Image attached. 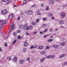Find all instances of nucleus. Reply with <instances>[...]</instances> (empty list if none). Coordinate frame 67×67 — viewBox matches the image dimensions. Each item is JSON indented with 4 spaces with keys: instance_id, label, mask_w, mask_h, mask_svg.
<instances>
[{
    "instance_id": "nucleus-1",
    "label": "nucleus",
    "mask_w": 67,
    "mask_h": 67,
    "mask_svg": "<svg viewBox=\"0 0 67 67\" xmlns=\"http://www.w3.org/2000/svg\"><path fill=\"white\" fill-rule=\"evenodd\" d=\"M14 28H15L14 25L13 24H12L10 28V30L8 32V33H9L10 32H11V31H13V29H14Z\"/></svg>"
},
{
    "instance_id": "nucleus-2",
    "label": "nucleus",
    "mask_w": 67,
    "mask_h": 67,
    "mask_svg": "<svg viewBox=\"0 0 67 67\" xmlns=\"http://www.w3.org/2000/svg\"><path fill=\"white\" fill-rule=\"evenodd\" d=\"M27 13L28 14L31 15L33 14V11L31 10H29L27 11Z\"/></svg>"
},
{
    "instance_id": "nucleus-3",
    "label": "nucleus",
    "mask_w": 67,
    "mask_h": 67,
    "mask_svg": "<svg viewBox=\"0 0 67 67\" xmlns=\"http://www.w3.org/2000/svg\"><path fill=\"white\" fill-rule=\"evenodd\" d=\"M7 12H8V11L7 10H6V9H5V10H2L1 11V13L4 14H7Z\"/></svg>"
},
{
    "instance_id": "nucleus-4",
    "label": "nucleus",
    "mask_w": 67,
    "mask_h": 67,
    "mask_svg": "<svg viewBox=\"0 0 67 67\" xmlns=\"http://www.w3.org/2000/svg\"><path fill=\"white\" fill-rule=\"evenodd\" d=\"M54 55H51L47 56V57L48 58H52V59H54Z\"/></svg>"
},
{
    "instance_id": "nucleus-5",
    "label": "nucleus",
    "mask_w": 67,
    "mask_h": 67,
    "mask_svg": "<svg viewBox=\"0 0 67 67\" xmlns=\"http://www.w3.org/2000/svg\"><path fill=\"white\" fill-rule=\"evenodd\" d=\"M60 15L62 18V19H63L64 18L65 16V14L64 13H60Z\"/></svg>"
},
{
    "instance_id": "nucleus-6",
    "label": "nucleus",
    "mask_w": 67,
    "mask_h": 67,
    "mask_svg": "<svg viewBox=\"0 0 67 67\" xmlns=\"http://www.w3.org/2000/svg\"><path fill=\"white\" fill-rule=\"evenodd\" d=\"M53 47L54 48H58V47H59V46L56 44H54L53 45Z\"/></svg>"
},
{
    "instance_id": "nucleus-7",
    "label": "nucleus",
    "mask_w": 67,
    "mask_h": 67,
    "mask_svg": "<svg viewBox=\"0 0 67 67\" xmlns=\"http://www.w3.org/2000/svg\"><path fill=\"white\" fill-rule=\"evenodd\" d=\"M24 46L25 47H26V46H27L29 45L28 43H27V42L26 41H25V42L24 43Z\"/></svg>"
},
{
    "instance_id": "nucleus-8",
    "label": "nucleus",
    "mask_w": 67,
    "mask_h": 67,
    "mask_svg": "<svg viewBox=\"0 0 67 67\" xmlns=\"http://www.w3.org/2000/svg\"><path fill=\"white\" fill-rule=\"evenodd\" d=\"M17 60V58L15 56L14 57V58L13 59L12 61L13 62H14V63L16 62V61Z\"/></svg>"
},
{
    "instance_id": "nucleus-9",
    "label": "nucleus",
    "mask_w": 67,
    "mask_h": 67,
    "mask_svg": "<svg viewBox=\"0 0 67 67\" xmlns=\"http://www.w3.org/2000/svg\"><path fill=\"white\" fill-rule=\"evenodd\" d=\"M49 3H50L51 4H53L54 2V1L51 0H49Z\"/></svg>"
},
{
    "instance_id": "nucleus-10",
    "label": "nucleus",
    "mask_w": 67,
    "mask_h": 67,
    "mask_svg": "<svg viewBox=\"0 0 67 67\" xmlns=\"http://www.w3.org/2000/svg\"><path fill=\"white\" fill-rule=\"evenodd\" d=\"M24 62L23 60L21 59L19 60V63L20 64H23Z\"/></svg>"
},
{
    "instance_id": "nucleus-11",
    "label": "nucleus",
    "mask_w": 67,
    "mask_h": 67,
    "mask_svg": "<svg viewBox=\"0 0 67 67\" xmlns=\"http://www.w3.org/2000/svg\"><path fill=\"white\" fill-rule=\"evenodd\" d=\"M37 47L36 45H35L34 46H31L30 47L31 49H33V48H36Z\"/></svg>"
},
{
    "instance_id": "nucleus-12",
    "label": "nucleus",
    "mask_w": 67,
    "mask_h": 67,
    "mask_svg": "<svg viewBox=\"0 0 67 67\" xmlns=\"http://www.w3.org/2000/svg\"><path fill=\"white\" fill-rule=\"evenodd\" d=\"M65 56V54H62L59 57V58H63V57H64Z\"/></svg>"
},
{
    "instance_id": "nucleus-13",
    "label": "nucleus",
    "mask_w": 67,
    "mask_h": 67,
    "mask_svg": "<svg viewBox=\"0 0 67 67\" xmlns=\"http://www.w3.org/2000/svg\"><path fill=\"white\" fill-rule=\"evenodd\" d=\"M13 15L10 14L9 15V18L10 19H12L13 18Z\"/></svg>"
},
{
    "instance_id": "nucleus-14",
    "label": "nucleus",
    "mask_w": 67,
    "mask_h": 67,
    "mask_svg": "<svg viewBox=\"0 0 67 67\" xmlns=\"http://www.w3.org/2000/svg\"><path fill=\"white\" fill-rule=\"evenodd\" d=\"M65 42H62L61 43L60 45L61 46H64V45H65Z\"/></svg>"
},
{
    "instance_id": "nucleus-15",
    "label": "nucleus",
    "mask_w": 67,
    "mask_h": 67,
    "mask_svg": "<svg viewBox=\"0 0 67 67\" xmlns=\"http://www.w3.org/2000/svg\"><path fill=\"white\" fill-rule=\"evenodd\" d=\"M26 48H24L23 49V51L24 53H26Z\"/></svg>"
},
{
    "instance_id": "nucleus-16",
    "label": "nucleus",
    "mask_w": 67,
    "mask_h": 67,
    "mask_svg": "<svg viewBox=\"0 0 67 67\" xmlns=\"http://www.w3.org/2000/svg\"><path fill=\"white\" fill-rule=\"evenodd\" d=\"M45 59V58H43L41 59L40 60L41 62L42 63L43 62H44Z\"/></svg>"
},
{
    "instance_id": "nucleus-17",
    "label": "nucleus",
    "mask_w": 67,
    "mask_h": 67,
    "mask_svg": "<svg viewBox=\"0 0 67 67\" xmlns=\"http://www.w3.org/2000/svg\"><path fill=\"white\" fill-rule=\"evenodd\" d=\"M38 49H41L43 48V46H40L38 47Z\"/></svg>"
},
{
    "instance_id": "nucleus-18",
    "label": "nucleus",
    "mask_w": 67,
    "mask_h": 67,
    "mask_svg": "<svg viewBox=\"0 0 67 67\" xmlns=\"http://www.w3.org/2000/svg\"><path fill=\"white\" fill-rule=\"evenodd\" d=\"M59 24H63L64 23V22L62 20H60L59 21Z\"/></svg>"
},
{
    "instance_id": "nucleus-19",
    "label": "nucleus",
    "mask_w": 67,
    "mask_h": 67,
    "mask_svg": "<svg viewBox=\"0 0 67 67\" xmlns=\"http://www.w3.org/2000/svg\"><path fill=\"white\" fill-rule=\"evenodd\" d=\"M46 51H42L41 52V54H42V55H44V54H46Z\"/></svg>"
},
{
    "instance_id": "nucleus-20",
    "label": "nucleus",
    "mask_w": 67,
    "mask_h": 67,
    "mask_svg": "<svg viewBox=\"0 0 67 67\" xmlns=\"http://www.w3.org/2000/svg\"><path fill=\"white\" fill-rule=\"evenodd\" d=\"M37 14L38 15H40L41 14V12L39 11H37Z\"/></svg>"
},
{
    "instance_id": "nucleus-21",
    "label": "nucleus",
    "mask_w": 67,
    "mask_h": 67,
    "mask_svg": "<svg viewBox=\"0 0 67 67\" xmlns=\"http://www.w3.org/2000/svg\"><path fill=\"white\" fill-rule=\"evenodd\" d=\"M27 24H25L24 27V30H25V27H27Z\"/></svg>"
},
{
    "instance_id": "nucleus-22",
    "label": "nucleus",
    "mask_w": 67,
    "mask_h": 67,
    "mask_svg": "<svg viewBox=\"0 0 67 67\" xmlns=\"http://www.w3.org/2000/svg\"><path fill=\"white\" fill-rule=\"evenodd\" d=\"M16 42V40H15L12 43V44H14Z\"/></svg>"
},
{
    "instance_id": "nucleus-23",
    "label": "nucleus",
    "mask_w": 67,
    "mask_h": 67,
    "mask_svg": "<svg viewBox=\"0 0 67 67\" xmlns=\"http://www.w3.org/2000/svg\"><path fill=\"white\" fill-rule=\"evenodd\" d=\"M26 60H27V61H29V63H30V57L27 58Z\"/></svg>"
},
{
    "instance_id": "nucleus-24",
    "label": "nucleus",
    "mask_w": 67,
    "mask_h": 67,
    "mask_svg": "<svg viewBox=\"0 0 67 67\" xmlns=\"http://www.w3.org/2000/svg\"><path fill=\"white\" fill-rule=\"evenodd\" d=\"M52 41V39H49L47 41V42H51Z\"/></svg>"
},
{
    "instance_id": "nucleus-25",
    "label": "nucleus",
    "mask_w": 67,
    "mask_h": 67,
    "mask_svg": "<svg viewBox=\"0 0 67 67\" xmlns=\"http://www.w3.org/2000/svg\"><path fill=\"white\" fill-rule=\"evenodd\" d=\"M39 21H40V19H37L36 20V23H38V22H39Z\"/></svg>"
},
{
    "instance_id": "nucleus-26",
    "label": "nucleus",
    "mask_w": 67,
    "mask_h": 67,
    "mask_svg": "<svg viewBox=\"0 0 67 67\" xmlns=\"http://www.w3.org/2000/svg\"><path fill=\"white\" fill-rule=\"evenodd\" d=\"M50 48V46H47L46 47V49H49Z\"/></svg>"
},
{
    "instance_id": "nucleus-27",
    "label": "nucleus",
    "mask_w": 67,
    "mask_h": 67,
    "mask_svg": "<svg viewBox=\"0 0 67 67\" xmlns=\"http://www.w3.org/2000/svg\"><path fill=\"white\" fill-rule=\"evenodd\" d=\"M8 61H10L11 60V57H9L8 58Z\"/></svg>"
},
{
    "instance_id": "nucleus-28",
    "label": "nucleus",
    "mask_w": 67,
    "mask_h": 67,
    "mask_svg": "<svg viewBox=\"0 0 67 67\" xmlns=\"http://www.w3.org/2000/svg\"><path fill=\"white\" fill-rule=\"evenodd\" d=\"M17 32L18 33H21V31L18 30L17 31Z\"/></svg>"
},
{
    "instance_id": "nucleus-29",
    "label": "nucleus",
    "mask_w": 67,
    "mask_h": 67,
    "mask_svg": "<svg viewBox=\"0 0 67 67\" xmlns=\"http://www.w3.org/2000/svg\"><path fill=\"white\" fill-rule=\"evenodd\" d=\"M29 27V29H30V30H32L33 28V26L31 25H30Z\"/></svg>"
},
{
    "instance_id": "nucleus-30",
    "label": "nucleus",
    "mask_w": 67,
    "mask_h": 67,
    "mask_svg": "<svg viewBox=\"0 0 67 67\" xmlns=\"http://www.w3.org/2000/svg\"><path fill=\"white\" fill-rule=\"evenodd\" d=\"M32 24L33 25H36V23L35 22H33L32 23Z\"/></svg>"
},
{
    "instance_id": "nucleus-31",
    "label": "nucleus",
    "mask_w": 67,
    "mask_h": 67,
    "mask_svg": "<svg viewBox=\"0 0 67 67\" xmlns=\"http://www.w3.org/2000/svg\"><path fill=\"white\" fill-rule=\"evenodd\" d=\"M20 27L21 29H22L24 27V26L23 25H20Z\"/></svg>"
},
{
    "instance_id": "nucleus-32",
    "label": "nucleus",
    "mask_w": 67,
    "mask_h": 67,
    "mask_svg": "<svg viewBox=\"0 0 67 67\" xmlns=\"http://www.w3.org/2000/svg\"><path fill=\"white\" fill-rule=\"evenodd\" d=\"M43 21H46V20H47V18H43Z\"/></svg>"
},
{
    "instance_id": "nucleus-33",
    "label": "nucleus",
    "mask_w": 67,
    "mask_h": 67,
    "mask_svg": "<svg viewBox=\"0 0 67 67\" xmlns=\"http://www.w3.org/2000/svg\"><path fill=\"white\" fill-rule=\"evenodd\" d=\"M26 3V1H24L23 2V4H25V3Z\"/></svg>"
},
{
    "instance_id": "nucleus-34",
    "label": "nucleus",
    "mask_w": 67,
    "mask_h": 67,
    "mask_svg": "<svg viewBox=\"0 0 67 67\" xmlns=\"http://www.w3.org/2000/svg\"><path fill=\"white\" fill-rule=\"evenodd\" d=\"M48 31V29H45V30H44L43 31V32H47Z\"/></svg>"
},
{
    "instance_id": "nucleus-35",
    "label": "nucleus",
    "mask_w": 67,
    "mask_h": 67,
    "mask_svg": "<svg viewBox=\"0 0 67 67\" xmlns=\"http://www.w3.org/2000/svg\"><path fill=\"white\" fill-rule=\"evenodd\" d=\"M52 15H53V14H52V13H50L49 14V16H52Z\"/></svg>"
},
{
    "instance_id": "nucleus-36",
    "label": "nucleus",
    "mask_w": 67,
    "mask_h": 67,
    "mask_svg": "<svg viewBox=\"0 0 67 67\" xmlns=\"http://www.w3.org/2000/svg\"><path fill=\"white\" fill-rule=\"evenodd\" d=\"M18 39L19 40H20V39H21V36H20L19 35L18 36Z\"/></svg>"
},
{
    "instance_id": "nucleus-37",
    "label": "nucleus",
    "mask_w": 67,
    "mask_h": 67,
    "mask_svg": "<svg viewBox=\"0 0 67 67\" xmlns=\"http://www.w3.org/2000/svg\"><path fill=\"white\" fill-rule=\"evenodd\" d=\"M64 65H66V66H67V62H65L63 64Z\"/></svg>"
},
{
    "instance_id": "nucleus-38",
    "label": "nucleus",
    "mask_w": 67,
    "mask_h": 67,
    "mask_svg": "<svg viewBox=\"0 0 67 67\" xmlns=\"http://www.w3.org/2000/svg\"><path fill=\"white\" fill-rule=\"evenodd\" d=\"M29 29H30V28L29 27H26V30H29Z\"/></svg>"
},
{
    "instance_id": "nucleus-39",
    "label": "nucleus",
    "mask_w": 67,
    "mask_h": 67,
    "mask_svg": "<svg viewBox=\"0 0 67 67\" xmlns=\"http://www.w3.org/2000/svg\"><path fill=\"white\" fill-rule=\"evenodd\" d=\"M37 33V32L36 31L34 32H33V34H36Z\"/></svg>"
},
{
    "instance_id": "nucleus-40",
    "label": "nucleus",
    "mask_w": 67,
    "mask_h": 67,
    "mask_svg": "<svg viewBox=\"0 0 67 67\" xmlns=\"http://www.w3.org/2000/svg\"><path fill=\"white\" fill-rule=\"evenodd\" d=\"M43 26L44 27V28L46 27V26H47V25H43Z\"/></svg>"
},
{
    "instance_id": "nucleus-41",
    "label": "nucleus",
    "mask_w": 67,
    "mask_h": 67,
    "mask_svg": "<svg viewBox=\"0 0 67 67\" xmlns=\"http://www.w3.org/2000/svg\"><path fill=\"white\" fill-rule=\"evenodd\" d=\"M51 19L52 20H54L55 19V17H52Z\"/></svg>"
},
{
    "instance_id": "nucleus-42",
    "label": "nucleus",
    "mask_w": 67,
    "mask_h": 67,
    "mask_svg": "<svg viewBox=\"0 0 67 67\" xmlns=\"http://www.w3.org/2000/svg\"><path fill=\"white\" fill-rule=\"evenodd\" d=\"M4 46L5 47H7V43H5L4 44Z\"/></svg>"
},
{
    "instance_id": "nucleus-43",
    "label": "nucleus",
    "mask_w": 67,
    "mask_h": 67,
    "mask_svg": "<svg viewBox=\"0 0 67 67\" xmlns=\"http://www.w3.org/2000/svg\"><path fill=\"white\" fill-rule=\"evenodd\" d=\"M41 7H44V4L43 3H42L41 5Z\"/></svg>"
},
{
    "instance_id": "nucleus-44",
    "label": "nucleus",
    "mask_w": 67,
    "mask_h": 67,
    "mask_svg": "<svg viewBox=\"0 0 67 67\" xmlns=\"http://www.w3.org/2000/svg\"><path fill=\"white\" fill-rule=\"evenodd\" d=\"M13 35L14 36H16V34L15 32H14L13 33Z\"/></svg>"
},
{
    "instance_id": "nucleus-45",
    "label": "nucleus",
    "mask_w": 67,
    "mask_h": 67,
    "mask_svg": "<svg viewBox=\"0 0 67 67\" xmlns=\"http://www.w3.org/2000/svg\"><path fill=\"white\" fill-rule=\"evenodd\" d=\"M3 24H6V22L5 21H3Z\"/></svg>"
},
{
    "instance_id": "nucleus-46",
    "label": "nucleus",
    "mask_w": 67,
    "mask_h": 67,
    "mask_svg": "<svg viewBox=\"0 0 67 67\" xmlns=\"http://www.w3.org/2000/svg\"><path fill=\"white\" fill-rule=\"evenodd\" d=\"M49 8L48 7H47L46 8V10H48Z\"/></svg>"
},
{
    "instance_id": "nucleus-47",
    "label": "nucleus",
    "mask_w": 67,
    "mask_h": 67,
    "mask_svg": "<svg viewBox=\"0 0 67 67\" xmlns=\"http://www.w3.org/2000/svg\"><path fill=\"white\" fill-rule=\"evenodd\" d=\"M40 33L41 34H43V33L42 31H40Z\"/></svg>"
},
{
    "instance_id": "nucleus-48",
    "label": "nucleus",
    "mask_w": 67,
    "mask_h": 67,
    "mask_svg": "<svg viewBox=\"0 0 67 67\" xmlns=\"http://www.w3.org/2000/svg\"><path fill=\"white\" fill-rule=\"evenodd\" d=\"M1 28L2 29V27H3V24H2L1 25Z\"/></svg>"
},
{
    "instance_id": "nucleus-49",
    "label": "nucleus",
    "mask_w": 67,
    "mask_h": 67,
    "mask_svg": "<svg viewBox=\"0 0 67 67\" xmlns=\"http://www.w3.org/2000/svg\"><path fill=\"white\" fill-rule=\"evenodd\" d=\"M47 37V36H46V35H44L43 36V37H44V38H46V37Z\"/></svg>"
},
{
    "instance_id": "nucleus-50",
    "label": "nucleus",
    "mask_w": 67,
    "mask_h": 67,
    "mask_svg": "<svg viewBox=\"0 0 67 67\" xmlns=\"http://www.w3.org/2000/svg\"><path fill=\"white\" fill-rule=\"evenodd\" d=\"M49 31H50V32H51L53 31V29H52V28H51L49 29Z\"/></svg>"
},
{
    "instance_id": "nucleus-51",
    "label": "nucleus",
    "mask_w": 67,
    "mask_h": 67,
    "mask_svg": "<svg viewBox=\"0 0 67 67\" xmlns=\"http://www.w3.org/2000/svg\"><path fill=\"white\" fill-rule=\"evenodd\" d=\"M32 53H35V51H32Z\"/></svg>"
},
{
    "instance_id": "nucleus-52",
    "label": "nucleus",
    "mask_w": 67,
    "mask_h": 67,
    "mask_svg": "<svg viewBox=\"0 0 67 67\" xmlns=\"http://www.w3.org/2000/svg\"><path fill=\"white\" fill-rule=\"evenodd\" d=\"M26 34L27 35H29V33H28V32H26Z\"/></svg>"
},
{
    "instance_id": "nucleus-53",
    "label": "nucleus",
    "mask_w": 67,
    "mask_h": 67,
    "mask_svg": "<svg viewBox=\"0 0 67 67\" xmlns=\"http://www.w3.org/2000/svg\"><path fill=\"white\" fill-rule=\"evenodd\" d=\"M20 19V17H19L17 19V20H19Z\"/></svg>"
},
{
    "instance_id": "nucleus-54",
    "label": "nucleus",
    "mask_w": 67,
    "mask_h": 67,
    "mask_svg": "<svg viewBox=\"0 0 67 67\" xmlns=\"http://www.w3.org/2000/svg\"><path fill=\"white\" fill-rule=\"evenodd\" d=\"M23 12H21L20 13V14L21 15H23Z\"/></svg>"
},
{
    "instance_id": "nucleus-55",
    "label": "nucleus",
    "mask_w": 67,
    "mask_h": 67,
    "mask_svg": "<svg viewBox=\"0 0 67 67\" xmlns=\"http://www.w3.org/2000/svg\"><path fill=\"white\" fill-rule=\"evenodd\" d=\"M60 27H61V28H64V26H60Z\"/></svg>"
},
{
    "instance_id": "nucleus-56",
    "label": "nucleus",
    "mask_w": 67,
    "mask_h": 67,
    "mask_svg": "<svg viewBox=\"0 0 67 67\" xmlns=\"http://www.w3.org/2000/svg\"><path fill=\"white\" fill-rule=\"evenodd\" d=\"M2 51V49L0 47V52H1Z\"/></svg>"
},
{
    "instance_id": "nucleus-57",
    "label": "nucleus",
    "mask_w": 67,
    "mask_h": 67,
    "mask_svg": "<svg viewBox=\"0 0 67 67\" xmlns=\"http://www.w3.org/2000/svg\"><path fill=\"white\" fill-rule=\"evenodd\" d=\"M53 36H50V37L51 38H53Z\"/></svg>"
},
{
    "instance_id": "nucleus-58",
    "label": "nucleus",
    "mask_w": 67,
    "mask_h": 67,
    "mask_svg": "<svg viewBox=\"0 0 67 67\" xmlns=\"http://www.w3.org/2000/svg\"><path fill=\"white\" fill-rule=\"evenodd\" d=\"M58 28H57V29H56V31H58Z\"/></svg>"
},
{
    "instance_id": "nucleus-59",
    "label": "nucleus",
    "mask_w": 67,
    "mask_h": 67,
    "mask_svg": "<svg viewBox=\"0 0 67 67\" xmlns=\"http://www.w3.org/2000/svg\"><path fill=\"white\" fill-rule=\"evenodd\" d=\"M35 6V5H32V7H34Z\"/></svg>"
},
{
    "instance_id": "nucleus-60",
    "label": "nucleus",
    "mask_w": 67,
    "mask_h": 67,
    "mask_svg": "<svg viewBox=\"0 0 67 67\" xmlns=\"http://www.w3.org/2000/svg\"><path fill=\"white\" fill-rule=\"evenodd\" d=\"M2 22V20H0V23H1Z\"/></svg>"
},
{
    "instance_id": "nucleus-61",
    "label": "nucleus",
    "mask_w": 67,
    "mask_h": 67,
    "mask_svg": "<svg viewBox=\"0 0 67 67\" xmlns=\"http://www.w3.org/2000/svg\"><path fill=\"white\" fill-rule=\"evenodd\" d=\"M16 7V5H14V7Z\"/></svg>"
},
{
    "instance_id": "nucleus-62",
    "label": "nucleus",
    "mask_w": 67,
    "mask_h": 67,
    "mask_svg": "<svg viewBox=\"0 0 67 67\" xmlns=\"http://www.w3.org/2000/svg\"><path fill=\"white\" fill-rule=\"evenodd\" d=\"M2 1L3 2H5V0H2Z\"/></svg>"
},
{
    "instance_id": "nucleus-63",
    "label": "nucleus",
    "mask_w": 67,
    "mask_h": 67,
    "mask_svg": "<svg viewBox=\"0 0 67 67\" xmlns=\"http://www.w3.org/2000/svg\"><path fill=\"white\" fill-rule=\"evenodd\" d=\"M8 3H9V2H8L7 3V4H8Z\"/></svg>"
},
{
    "instance_id": "nucleus-64",
    "label": "nucleus",
    "mask_w": 67,
    "mask_h": 67,
    "mask_svg": "<svg viewBox=\"0 0 67 67\" xmlns=\"http://www.w3.org/2000/svg\"><path fill=\"white\" fill-rule=\"evenodd\" d=\"M53 35H56V34H53Z\"/></svg>"
}]
</instances>
